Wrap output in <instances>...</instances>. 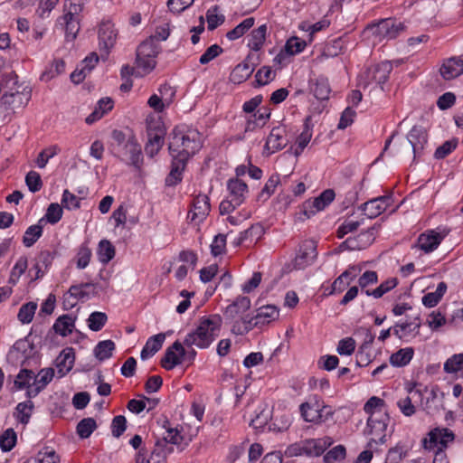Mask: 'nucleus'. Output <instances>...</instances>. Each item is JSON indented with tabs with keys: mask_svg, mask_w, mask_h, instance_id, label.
I'll return each mask as SVG.
<instances>
[{
	"mask_svg": "<svg viewBox=\"0 0 463 463\" xmlns=\"http://www.w3.org/2000/svg\"><path fill=\"white\" fill-rule=\"evenodd\" d=\"M33 407V402L31 401L20 402L17 404L14 415L20 423L25 425L30 420Z\"/></svg>",
	"mask_w": 463,
	"mask_h": 463,
	"instance_id": "38",
	"label": "nucleus"
},
{
	"mask_svg": "<svg viewBox=\"0 0 463 463\" xmlns=\"http://www.w3.org/2000/svg\"><path fill=\"white\" fill-rule=\"evenodd\" d=\"M284 133L285 129L283 128H273L267 138L265 149L269 153H274L285 147L287 145V139L284 137Z\"/></svg>",
	"mask_w": 463,
	"mask_h": 463,
	"instance_id": "19",
	"label": "nucleus"
},
{
	"mask_svg": "<svg viewBox=\"0 0 463 463\" xmlns=\"http://www.w3.org/2000/svg\"><path fill=\"white\" fill-rule=\"evenodd\" d=\"M159 91H160L162 97H159L158 95L154 94L149 98V99L147 101L149 107L152 108L156 112H162L165 109V105L168 106L172 101L171 98L164 99L163 95L167 91L171 92V96H173L175 93L172 90V88L166 84L162 86L160 88Z\"/></svg>",
	"mask_w": 463,
	"mask_h": 463,
	"instance_id": "28",
	"label": "nucleus"
},
{
	"mask_svg": "<svg viewBox=\"0 0 463 463\" xmlns=\"http://www.w3.org/2000/svg\"><path fill=\"white\" fill-rule=\"evenodd\" d=\"M253 232H256V235L260 237L263 232V228L260 224L251 225L249 229L241 232L238 236H234L232 232H229L227 236L232 240V244L235 247L241 245L249 238L253 237Z\"/></svg>",
	"mask_w": 463,
	"mask_h": 463,
	"instance_id": "30",
	"label": "nucleus"
},
{
	"mask_svg": "<svg viewBox=\"0 0 463 463\" xmlns=\"http://www.w3.org/2000/svg\"><path fill=\"white\" fill-rule=\"evenodd\" d=\"M280 183V177L279 175L274 174L272 175L264 187L262 188L261 192L260 193L259 197L264 201L269 199L270 195L274 193L276 187Z\"/></svg>",
	"mask_w": 463,
	"mask_h": 463,
	"instance_id": "52",
	"label": "nucleus"
},
{
	"mask_svg": "<svg viewBox=\"0 0 463 463\" xmlns=\"http://www.w3.org/2000/svg\"><path fill=\"white\" fill-rule=\"evenodd\" d=\"M335 192L332 189L325 190L318 197L315 198V200L308 204L309 210L307 209V205H305L304 214L310 218L317 212L324 210L333 200L335 199Z\"/></svg>",
	"mask_w": 463,
	"mask_h": 463,
	"instance_id": "17",
	"label": "nucleus"
},
{
	"mask_svg": "<svg viewBox=\"0 0 463 463\" xmlns=\"http://www.w3.org/2000/svg\"><path fill=\"white\" fill-rule=\"evenodd\" d=\"M99 55L96 52H91L87 56L80 64V68L76 70L71 74V80L72 82L79 84L86 77L87 73L90 72L91 70L96 66L99 61Z\"/></svg>",
	"mask_w": 463,
	"mask_h": 463,
	"instance_id": "16",
	"label": "nucleus"
},
{
	"mask_svg": "<svg viewBox=\"0 0 463 463\" xmlns=\"http://www.w3.org/2000/svg\"><path fill=\"white\" fill-rule=\"evenodd\" d=\"M254 66L250 65L247 61L238 64L231 74V80L234 83H241L246 80L253 72Z\"/></svg>",
	"mask_w": 463,
	"mask_h": 463,
	"instance_id": "33",
	"label": "nucleus"
},
{
	"mask_svg": "<svg viewBox=\"0 0 463 463\" xmlns=\"http://www.w3.org/2000/svg\"><path fill=\"white\" fill-rule=\"evenodd\" d=\"M113 108V100L110 98H103L99 102L95 109L90 114L85 121L87 124H92L101 118L105 113Z\"/></svg>",
	"mask_w": 463,
	"mask_h": 463,
	"instance_id": "29",
	"label": "nucleus"
},
{
	"mask_svg": "<svg viewBox=\"0 0 463 463\" xmlns=\"http://www.w3.org/2000/svg\"><path fill=\"white\" fill-rule=\"evenodd\" d=\"M185 350L183 345L175 341L169 346L161 359V365L166 370H172L175 366L180 364L184 359Z\"/></svg>",
	"mask_w": 463,
	"mask_h": 463,
	"instance_id": "13",
	"label": "nucleus"
},
{
	"mask_svg": "<svg viewBox=\"0 0 463 463\" xmlns=\"http://www.w3.org/2000/svg\"><path fill=\"white\" fill-rule=\"evenodd\" d=\"M440 73L445 80L454 79L463 73V58L452 57L447 60L440 68Z\"/></svg>",
	"mask_w": 463,
	"mask_h": 463,
	"instance_id": "20",
	"label": "nucleus"
},
{
	"mask_svg": "<svg viewBox=\"0 0 463 463\" xmlns=\"http://www.w3.org/2000/svg\"><path fill=\"white\" fill-rule=\"evenodd\" d=\"M62 217V208L59 203H51L46 211L45 216L43 217L44 222L51 224L57 223Z\"/></svg>",
	"mask_w": 463,
	"mask_h": 463,
	"instance_id": "53",
	"label": "nucleus"
},
{
	"mask_svg": "<svg viewBox=\"0 0 463 463\" xmlns=\"http://www.w3.org/2000/svg\"><path fill=\"white\" fill-rule=\"evenodd\" d=\"M98 38L101 56L107 57L117 42L118 30L115 24L109 20L102 21L99 26Z\"/></svg>",
	"mask_w": 463,
	"mask_h": 463,
	"instance_id": "7",
	"label": "nucleus"
},
{
	"mask_svg": "<svg viewBox=\"0 0 463 463\" xmlns=\"http://www.w3.org/2000/svg\"><path fill=\"white\" fill-rule=\"evenodd\" d=\"M54 376V370L52 368L42 369L35 378L33 379V385H37L43 390L46 385L52 380Z\"/></svg>",
	"mask_w": 463,
	"mask_h": 463,
	"instance_id": "51",
	"label": "nucleus"
},
{
	"mask_svg": "<svg viewBox=\"0 0 463 463\" xmlns=\"http://www.w3.org/2000/svg\"><path fill=\"white\" fill-rule=\"evenodd\" d=\"M309 121L310 118L307 117L305 120L303 131L297 137V147L294 150V155L296 156H298L303 152L304 148L307 146L312 137V130Z\"/></svg>",
	"mask_w": 463,
	"mask_h": 463,
	"instance_id": "35",
	"label": "nucleus"
},
{
	"mask_svg": "<svg viewBox=\"0 0 463 463\" xmlns=\"http://www.w3.org/2000/svg\"><path fill=\"white\" fill-rule=\"evenodd\" d=\"M445 393L440 392L439 388L434 387L430 390V395L427 397L425 403V411L428 414H434L444 410L443 401Z\"/></svg>",
	"mask_w": 463,
	"mask_h": 463,
	"instance_id": "23",
	"label": "nucleus"
},
{
	"mask_svg": "<svg viewBox=\"0 0 463 463\" xmlns=\"http://www.w3.org/2000/svg\"><path fill=\"white\" fill-rule=\"evenodd\" d=\"M447 290V284L445 282H439L434 292L427 293L422 298V303L427 307H435Z\"/></svg>",
	"mask_w": 463,
	"mask_h": 463,
	"instance_id": "40",
	"label": "nucleus"
},
{
	"mask_svg": "<svg viewBox=\"0 0 463 463\" xmlns=\"http://www.w3.org/2000/svg\"><path fill=\"white\" fill-rule=\"evenodd\" d=\"M414 351L411 347L400 349L390 357V363L396 367L407 365L413 357Z\"/></svg>",
	"mask_w": 463,
	"mask_h": 463,
	"instance_id": "36",
	"label": "nucleus"
},
{
	"mask_svg": "<svg viewBox=\"0 0 463 463\" xmlns=\"http://www.w3.org/2000/svg\"><path fill=\"white\" fill-rule=\"evenodd\" d=\"M165 339V335L164 333L149 337L141 351V359L146 360L148 356H152L158 352L161 349Z\"/></svg>",
	"mask_w": 463,
	"mask_h": 463,
	"instance_id": "27",
	"label": "nucleus"
},
{
	"mask_svg": "<svg viewBox=\"0 0 463 463\" xmlns=\"http://www.w3.org/2000/svg\"><path fill=\"white\" fill-rule=\"evenodd\" d=\"M404 28L405 26L402 23L397 22L395 19L387 18L369 26L368 30L372 31L373 34L379 41H389L396 38L404 31Z\"/></svg>",
	"mask_w": 463,
	"mask_h": 463,
	"instance_id": "6",
	"label": "nucleus"
},
{
	"mask_svg": "<svg viewBox=\"0 0 463 463\" xmlns=\"http://www.w3.org/2000/svg\"><path fill=\"white\" fill-rule=\"evenodd\" d=\"M448 232H449L446 230H442L441 232L430 230L427 232L421 233L418 238L415 247L423 250L425 253L432 252L438 248Z\"/></svg>",
	"mask_w": 463,
	"mask_h": 463,
	"instance_id": "11",
	"label": "nucleus"
},
{
	"mask_svg": "<svg viewBox=\"0 0 463 463\" xmlns=\"http://www.w3.org/2000/svg\"><path fill=\"white\" fill-rule=\"evenodd\" d=\"M345 448L342 445L335 446L324 456L325 463H334L336 460L345 458Z\"/></svg>",
	"mask_w": 463,
	"mask_h": 463,
	"instance_id": "60",
	"label": "nucleus"
},
{
	"mask_svg": "<svg viewBox=\"0 0 463 463\" xmlns=\"http://www.w3.org/2000/svg\"><path fill=\"white\" fill-rule=\"evenodd\" d=\"M250 307V299L248 297H239L226 307L224 316L229 319H234L246 312Z\"/></svg>",
	"mask_w": 463,
	"mask_h": 463,
	"instance_id": "26",
	"label": "nucleus"
},
{
	"mask_svg": "<svg viewBox=\"0 0 463 463\" xmlns=\"http://www.w3.org/2000/svg\"><path fill=\"white\" fill-rule=\"evenodd\" d=\"M458 146L457 139L448 140L444 142L441 146H439L435 153L434 156L436 159L445 158L448 155H449Z\"/></svg>",
	"mask_w": 463,
	"mask_h": 463,
	"instance_id": "58",
	"label": "nucleus"
},
{
	"mask_svg": "<svg viewBox=\"0 0 463 463\" xmlns=\"http://www.w3.org/2000/svg\"><path fill=\"white\" fill-rule=\"evenodd\" d=\"M59 457L52 449H46L44 451H40L35 458V463H58Z\"/></svg>",
	"mask_w": 463,
	"mask_h": 463,
	"instance_id": "63",
	"label": "nucleus"
},
{
	"mask_svg": "<svg viewBox=\"0 0 463 463\" xmlns=\"http://www.w3.org/2000/svg\"><path fill=\"white\" fill-rule=\"evenodd\" d=\"M123 149L125 154L128 155L130 164L139 168L143 162L142 151L140 145L133 136L128 138Z\"/></svg>",
	"mask_w": 463,
	"mask_h": 463,
	"instance_id": "22",
	"label": "nucleus"
},
{
	"mask_svg": "<svg viewBox=\"0 0 463 463\" xmlns=\"http://www.w3.org/2000/svg\"><path fill=\"white\" fill-rule=\"evenodd\" d=\"M428 436L429 438L422 440L426 449H432L438 445L440 446L439 448L445 449L455 439L454 433L447 428H435L429 432Z\"/></svg>",
	"mask_w": 463,
	"mask_h": 463,
	"instance_id": "8",
	"label": "nucleus"
},
{
	"mask_svg": "<svg viewBox=\"0 0 463 463\" xmlns=\"http://www.w3.org/2000/svg\"><path fill=\"white\" fill-rule=\"evenodd\" d=\"M126 418L122 415L114 417L111 423L112 435L115 438H119L126 430L127 427Z\"/></svg>",
	"mask_w": 463,
	"mask_h": 463,
	"instance_id": "62",
	"label": "nucleus"
},
{
	"mask_svg": "<svg viewBox=\"0 0 463 463\" xmlns=\"http://www.w3.org/2000/svg\"><path fill=\"white\" fill-rule=\"evenodd\" d=\"M398 281L397 279H390L383 282L378 288L373 290H365L367 296H373L375 298L383 297L385 293L389 292L394 287H396Z\"/></svg>",
	"mask_w": 463,
	"mask_h": 463,
	"instance_id": "49",
	"label": "nucleus"
},
{
	"mask_svg": "<svg viewBox=\"0 0 463 463\" xmlns=\"http://www.w3.org/2000/svg\"><path fill=\"white\" fill-rule=\"evenodd\" d=\"M267 33V25L262 24L257 29H254L250 33V38L248 43V46L253 51H259L261 49Z\"/></svg>",
	"mask_w": 463,
	"mask_h": 463,
	"instance_id": "39",
	"label": "nucleus"
},
{
	"mask_svg": "<svg viewBox=\"0 0 463 463\" xmlns=\"http://www.w3.org/2000/svg\"><path fill=\"white\" fill-rule=\"evenodd\" d=\"M97 424L93 418H84L77 425V434L81 439L89 438L96 430Z\"/></svg>",
	"mask_w": 463,
	"mask_h": 463,
	"instance_id": "45",
	"label": "nucleus"
},
{
	"mask_svg": "<svg viewBox=\"0 0 463 463\" xmlns=\"http://www.w3.org/2000/svg\"><path fill=\"white\" fill-rule=\"evenodd\" d=\"M25 184L32 193L40 191L43 187V181L39 173L30 171L25 176Z\"/></svg>",
	"mask_w": 463,
	"mask_h": 463,
	"instance_id": "55",
	"label": "nucleus"
},
{
	"mask_svg": "<svg viewBox=\"0 0 463 463\" xmlns=\"http://www.w3.org/2000/svg\"><path fill=\"white\" fill-rule=\"evenodd\" d=\"M16 433L13 429H7L0 435V448L3 451H10L16 444Z\"/></svg>",
	"mask_w": 463,
	"mask_h": 463,
	"instance_id": "47",
	"label": "nucleus"
},
{
	"mask_svg": "<svg viewBox=\"0 0 463 463\" xmlns=\"http://www.w3.org/2000/svg\"><path fill=\"white\" fill-rule=\"evenodd\" d=\"M404 456L405 452L403 449L400 446H396L389 449L384 463H400Z\"/></svg>",
	"mask_w": 463,
	"mask_h": 463,
	"instance_id": "64",
	"label": "nucleus"
},
{
	"mask_svg": "<svg viewBox=\"0 0 463 463\" xmlns=\"http://www.w3.org/2000/svg\"><path fill=\"white\" fill-rule=\"evenodd\" d=\"M160 52V46L154 41L153 37H149L144 41L137 48V58L140 57H156Z\"/></svg>",
	"mask_w": 463,
	"mask_h": 463,
	"instance_id": "34",
	"label": "nucleus"
},
{
	"mask_svg": "<svg viewBox=\"0 0 463 463\" xmlns=\"http://www.w3.org/2000/svg\"><path fill=\"white\" fill-rule=\"evenodd\" d=\"M115 350V343L112 340H103L98 343L94 348V355L99 361H104L112 356Z\"/></svg>",
	"mask_w": 463,
	"mask_h": 463,
	"instance_id": "41",
	"label": "nucleus"
},
{
	"mask_svg": "<svg viewBox=\"0 0 463 463\" xmlns=\"http://www.w3.org/2000/svg\"><path fill=\"white\" fill-rule=\"evenodd\" d=\"M165 129L160 122H156L154 126L147 128L148 141L146 144L145 151L146 155L153 157L158 153L164 145Z\"/></svg>",
	"mask_w": 463,
	"mask_h": 463,
	"instance_id": "9",
	"label": "nucleus"
},
{
	"mask_svg": "<svg viewBox=\"0 0 463 463\" xmlns=\"http://www.w3.org/2000/svg\"><path fill=\"white\" fill-rule=\"evenodd\" d=\"M391 202V196H379L361 204L359 208L368 218L373 219L383 213L390 206Z\"/></svg>",
	"mask_w": 463,
	"mask_h": 463,
	"instance_id": "14",
	"label": "nucleus"
},
{
	"mask_svg": "<svg viewBox=\"0 0 463 463\" xmlns=\"http://www.w3.org/2000/svg\"><path fill=\"white\" fill-rule=\"evenodd\" d=\"M374 227L369 228L366 232L360 233L355 238H348L344 241L346 249L361 250L369 246L374 240Z\"/></svg>",
	"mask_w": 463,
	"mask_h": 463,
	"instance_id": "18",
	"label": "nucleus"
},
{
	"mask_svg": "<svg viewBox=\"0 0 463 463\" xmlns=\"http://www.w3.org/2000/svg\"><path fill=\"white\" fill-rule=\"evenodd\" d=\"M168 150L172 156V168L165 179L167 185H174L181 181V175L187 161L202 147L200 133L190 129L186 132L176 127L169 134Z\"/></svg>",
	"mask_w": 463,
	"mask_h": 463,
	"instance_id": "1",
	"label": "nucleus"
},
{
	"mask_svg": "<svg viewBox=\"0 0 463 463\" xmlns=\"http://www.w3.org/2000/svg\"><path fill=\"white\" fill-rule=\"evenodd\" d=\"M463 369V354H454L444 364V370L449 373H458Z\"/></svg>",
	"mask_w": 463,
	"mask_h": 463,
	"instance_id": "56",
	"label": "nucleus"
},
{
	"mask_svg": "<svg viewBox=\"0 0 463 463\" xmlns=\"http://www.w3.org/2000/svg\"><path fill=\"white\" fill-rule=\"evenodd\" d=\"M428 142L426 129L421 126H414L407 135V141L401 144V154L409 153L412 150L413 160L420 157L424 146Z\"/></svg>",
	"mask_w": 463,
	"mask_h": 463,
	"instance_id": "5",
	"label": "nucleus"
},
{
	"mask_svg": "<svg viewBox=\"0 0 463 463\" xmlns=\"http://www.w3.org/2000/svg\"><path fill=\"white\" fill-rule=\"evenodd\" d=\"M98 255L99 261L107 264L115 256V247L111 244L110 241L107 240H101L99 243Z\"/></svg>",
	"mask_w": 463,
	"mask_h": 463,
	"instance_id": "42",
	"label": "nucleus"
},
{
	"mask_svg": "<svg viewBox=\"0 0 463 463\" xmlns=\"http://www.w3.org/2000/svg\"><path fill=\"white\" fill-rule=\"evenodd\" d=\"M300 412L306 421L318 423L322 421L320 403L317 400L315 402H304L300 405Z\"/></svg>",
	"mask_w": 463,
	"mask_h": 463,
	"instance_id": "25",
	"label": "nucleus"
},
{
	"mask_svg": "<svg viewBox=\"0 0 463 463\" xmlns=\"http://www.w3.org/2000/svg\"><path fill=\"white\" fill-rule=\"evenodd\" d=\"M389 420V416L386 412L374 417L371 415L367 420V426L370 428V432L375 438H373L370 441L375 443L383 444L386 441V429H387V420Z\"/></svg>",
	"mask_w": 463,
	"mask_h": 463,
	"instance_id": "12",
	"label": "nucleus"
},
{
	"mask_svg": "<svg viewBox=\"0 0 463 463\" xmlns=\"http://www.w3.org/2000/svg\"><path fill=\"white\" fill-rule=\"evenodd\" d=\"M27 265V259L25 257H21L12 269L9 281L15 284L19 278L25 272Z\"/></svg>",
	"mask_w": 463,
	"mask_h": 463,
	"instance_id": "57",
	"label": "nucleus"
},
{
	"mask_svg": "<svg viewBox=\"0 0 463 463\" xmlns=\"http://www.w3.org/2000/svg\"><path fill=\"white\" fill-rule=\"evenodd\" d=\"M62 19L65 24V35L67 40L73 41L80 30L79 21L71 11L64 14Z\"/></svg>",
	"mask_w": 463,
	"mask_h": 463,
	"instance_id": "37",
	"label": "nucleus"
},
{
	"mask_svg": "<svg viewBox=\"0 0 463 463\" xmlns=\"http://www.w3.org/2000/svg\"><path fill=\"white\" fill-rule=\"evenodd\" d=\"M306 45L307 43L305 41L300 40L298 37H291L287 41L285 47L289 55H294L302 52Z\"/></svg>",
	"mask_w": 463,
	"mask_h": 463,
	"instance_id": "59",
	"label": "nucleus"
},
{
	"mask_svg": "<svg viewBox=\"0 0 463 463\" xmlns=\"http://www.w3.org/2000/svg\"><path fill=\"white\" fill-rule=\"evenodd\" d=\"M60 151L57 146H52L39 153L36 164L39 168H44L50 158L53 157Z\"/></svg>",
	"mask_w": 463,
	"mask_h": 463,
	"instance_id": "54",
	"label": "nucleus"
},
{
	"mask_svg": "<svg viewBox=\"0 0 463 463\" xmlns=\"http://www.w3.org/2000/svg\"><path fill=\"white\" fill-rule=\"evenodd\" d=\"M229 190V198L234 201V204H241L244 201V195L248 192L247 184L239 179H231L227 184Z\"/></svg>",
	"mask_w": 463,
	"mask_h": 463,
	"instance_id": "24",
	"label": "nucleus"
},
{
	"mask_svg": "<svg viewBox=\"0 0 463 463\" xmlns=\"http://www.w3.org/2000/svg\"><path fill=\"white\" fill-rule=\"evenodd\" d=\"M44 219L39 220L37 224L28 227L23 237V243L25 247H32L43 234V222Z\"/></svg>",
	"mask_w": 463,
	"mask_h": 463,
	"instance_id": "32",
	"label": "nucleus"
},
{
	"mask_svg": "<svg viewBox=\"0 0 463 463\" xmlns=\"http://www.w3.org/2000/svg\"><path fill=\"white\" fill-rule=\"evenodd\" d=\"M254 18L249 17L243 20L241 24H239L235 28L229 31L226 34V37L231 40H236L241 37L249 29H250L254 24Z\"/></svg>",
	"mask_w": 463,
	"mask_h": 463,
	"instance_id": "43",
	"label": "nucleus"
},
{
	"mask_svg": "<svg viewBox=\"0 0 463 463\" xmlns=\"http://www.w3.org/2000/svg\"><path fill=\"white\" fill-rule=\"evenodd\" d=\"M392 70V65L389 61H383L366 70L361 76L359 86L369 92L379 88L383 90V85L386 82Z\"/></svg>",
	"mask_w": 463,
	"mask_h": 463,
	"instance_id": "3",
	"label": "nucleus"
},
{
	"mask_svg": "<svg viewBox=\"0 0 463 463\" xmlns=\"http://www.w3.org/2000/svg\"><path fill=\"white\" fill-rule=\"evenodd\" d=\"M108 317L103 312H93L88 318L89 327L92 331H99L106 324Z\"/></svg>",
	"mask_w": 463,
	"mask_h": 463,
	"instance_id": "50",
	"label": "nucleus"
},
{
	"mask_svg": "<svg viewBox=\"0 0 463 463\" xmlns=\"http://www.w3.org/2000/svg\"><path fill=\"white\" fill-rule=\"evenodd\" d=\"M317 243L314 241H305L299 247L298 254L296 256L293 267L296 269H303L311 265L317 259Z\"/></svg>",
	"mask_w": 463,
	"mask_h": 463,
	"instance_id": "10",
	"label": "nucleus"
},
{
	"mask_svg": "<svg viewBox=\"0 0 463 463\" xmlns=\"http://www.w3.org/2000/svg\"><path fill=\"white\" fill-rule=\"evenodd\" d=\"M313 92L317 99H328L331 90L327 80L323 78L317 79L315 83V87L313 88Z\"/></svg>",
	"mask_w": 463,
	"mask_h": 463,
	"instance_id": "48",
	"label": "nucleus"
},
{
	"mask_svg": "<svg viewBox=\"0 0 463 463\" xmlns=\"http://www.w3.org/2000/svg\"><path fill=\"white\" fill-rule=\"evenodd\" d=\"M384 401L376 396L371 397L364 404V411L366 413L373 415L374 417L381 415V411H375L377 408L383 406Z\"/></svg>",
	"mask_w": 463,
	"mask_h": 463,
	"instance_id": "61",
	"label": "nucleus"
},
{
	"mask_svg": "<svg viewBox=\"0 0 463 463\" xmlns=\"http://www.w3.org/2000/svg\"><path fill=\"white\" fill-rule=\"evenodd\" d=\"M74 323L75 318L71 315H62L56 319L52 328L55 333L66 336L72 332Z\"/></svg>",
	"mask_w": 463,
	"mask_h": 463,
	"instance_id": "31",
	"label": "nucleus"
},
{
	"mask_svg": "<svg viewBox=\"0 0 463 463\" xmlns=\"http://www.w3.org/2000/svg\"><path fill=\"white\" fill-rule=\"evenodd\" d=\"M36 308L37 304L35 302L22 305L17 315L18 320L23 324L30 323L33 318Z\"/></svg>",
	"mask_w": 463,
	"mask_h": 463,
	"instance_id": "46",
	"label": "nucleus"
},
{
	"mask_svg": "<svg viewBox=\"0 0 463 463\" xmlns=\"http://www.w3.org/2000/svg\"><path fill=\"white\" fill-rule=\"evenodd\" d=\"M35 374L32 370L21 369L16 379L14 380V387L18 390L31 387V381H33Z\"/></svg>",
	"mask_w": 463,
	"mask_h": 463,
	"instance_id": "44",
	"label": "nucleus"
},
{
	"mask_svg": "<svg viewBox=\"0 0 463 463\" xmlns=\"http://www.w3.org/2000/svg\"><path fill=\"white\" fill-rule=\"evenodd\" d=\"M279 317V309L272 305H267L258 308L257 315L253 317H243L241 321H236L232 326L234 332L247 333L255 326L269 324Z\"/></svg>",
	"mask_w": 463,
	"mask_h": 463,
	"instance_id": "4",
	"label": "nucleus"
},
{
	"mask_svg": "<svg viewBox=\"0 0 463 463\" xmlns=\"http://www.w3.org/2000/svg\"><path fill=\"white\" fill-rule=\"evenodd\" d=\"M222 317L219 315L203 317L196 329L185 336L184 345L187 347L207 348L219 335L222 326Z\"/></svg>",
	"mask_w": 463,
	"mask_h": 463,
	"instance_id": "2",
	"label": "nucleus"
},
{
	"mask_svg": "<svg viewBox=\"0 0 463 463\" xmlns=\"http://www.w3.org/2000/svg\"><path fill=\"white\" fill-rule=\"evenodd\" d=\"M74 351L72 348H66L61 352L56 359L57 373L59 377L66 375L73 367Z\"/></svg>",
	"mask_w": 463,
	"mask_h": 463,
	"instance_id": "21",
	"label": "nucleus"
},
{
	"mask_svg": "<svg viewBox=\"0 0 463 463\" xmlns=\"http://www.w3.org/2000/svg\"><path fill=\"white\" fill-rule=\"evenodd\" d=\"M210 212V200L206 195H198L194 198L193 208L188 213V218L198 223L202 222Z\"/></svg>",
	"mask_w": 463,
	"mask_h": 463,
	"instance_id": "15",
	"label": "nucleus"
}]
</instances>
